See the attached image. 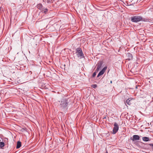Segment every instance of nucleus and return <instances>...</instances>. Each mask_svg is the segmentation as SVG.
Listing matches in <instances>:
<instances>
[{
	"label": "nucleus",
	"instance_id": "nucleus-1",
	"mask_svg": "<svg viewBox=\"0 0 153 153\" xmlns=\"http://www.w3.org/2000/svg\"><path fill=\"white\" fill-rule=\"evenodd\" d=\"M131 21L133 22H137L142 21H145V19L141 16H134L131 17Z\"/></svg>",
	"mask_w": 153,
	"mask_h": 153
},
{
	"label": "nucleus",
	"instance_id": "nucleus-2",
	"mask_svg": "<svg viewBox=\"0 0 153 153\" xmlns=\"http://www.w3.org/2000/svg\"><path fill=\"white\" fill-rule=\"evenodd\" d=\"M77 57L80 59L85 58L84 54L83 53L82 50L80 48H78L76 49V52Z\"/></svg>",
	"mask_w": 153,
	"mask_h": 153
},
{
	"label": "nucleus",
	"instance_id": "nucleus-3",
	"mask_svg": "<svg viewBox=\"0 0 153 153\" xmlns=\"http://www.w3.org/2000/svg\"><path fill=\"white\" fill-rule=\"evenodd\" d=\"M68 103V100H62L61 101L60 106L62 109H67Z\"/></svg>",
	"mask_w": 153,
	"mask_h": 153
},
{
	"label": "nucleus",
	"instance_id": "nucleus-4",
	"mask_svg": "<svg viewBox=\"0 0 153 153\" xmlns=\"http://www.w3.org/2000/svg\"><path fill=\"white\" fill-rule=\"evenodd\" d=\"M114 127L113 130V134H115L118 131L119 129V126L118 124L115 123L114 124Z\"/></svg>",
	"mask_w": 153,
	"mask_h": 153
},
{
	"label": "nucleus",
	"instance_id": "nucleus-5",
	"mask_svg": "<svg viewBox=\"0 0 153 153\" xmlns=\"http://www.w3.org/2000/svg\"><path fill=\"white\" fill-rule=\"evenodd\" d=\"M107 67L105 66L104 67L102 70L97 75V77H99L100 76L103 74L105 73V71L107 69Z\"/></svg>",
	"mask_w": 153,
	"mask_h": 153
},
{
	"label": "nucleus",
	"instance_id": "nucleus-6",
	"mask_svg": "<svg viewBox=\"0 0 153 153\" xmlns=\"http://www.w3.org/2000/svg\"><path fill=\"white\" fill-rule=\"evenodd\" d=\"M140 139V137L138 135H134L133 137L131 138V140L133 141L139 140Z\"/></svg>",
	"mask_w": 153,
	"mask_h": 153
},
{
	"label": "nucleus",
	"instance_id": "nucleus-7",
	"mask_svg": "<svg viewBox=\"0 0 153 153\" xmlns=\"http://www.w3.org/2000/svg\"><path fill=\"white\" fill-rule=\"evenodd\" d=\"M103 62L102 61H99L97 65V67L96 71H98L101 68Z\"/></svg>",
	"mask_w": 153,
	"mask_h": 153
},
{
	"label": "nucleus",
	"instance_id": "nucleus-8",
	"mask_svg": "<svg viewBox=\"0 0 153 153\" xmlns=\"http://www.w3.org/2000/svg\"><path fill=\"white\" fill-rule=\"evenodd\" d=\"M126 56L127 57V58L126 59L127 60H132L133 59V56L132 54L130 53H127L126 54Z\"/></svg>",
	"mask_w": 153,
	"mask_h": 153
},
{
	"label": "nucleus",
	"instance_id": "nucleus-9",
	"mask_svg": "<svg viewBox=\"0 0 153 153\" xmlns=\"http://www.w3.org/2000/svg\"><path fill=\"white\" fill-rule=\"evenodd\" d=\"M143 141L146 142H147L150 141L149 138L147 137H143L142 138Z\"/></svg>",
	"mask_w": 153,
	"mask_h": 153
},
{
	"label": "nucleus",
	"instance_id": "nucleus-10",
	"mask_svg": "<svg viewBox=\"0 0 153 153\" xmlns=\"http://www.w3.org/2000/svg\"><path fill=\"white\" fill-rule=\"evenodd\" d=\"M133 99H131V98H129L126 101V103L128 105H130L131 104V101L133 100Z\"/></svg>",
	"mask_w": 153,
	"mask_h": 153
},
{
	"label": "nucleus",
	"instance_id": "nucleus-11",
	"mask_svg": "<svg viewBox=\"0 0 153 153\" xmlns=\"http://www.w3.org/2000/svg\"><path fill=\"white\" fill-rule=\"evenodd\" d=\"M37 8L39 9V10H42V5L41 4H39L37 5Z\"/></svg>",
	"mask_w": 153,
	"mask_h": 153
},
{
	"label": "nucleus",
	"instance_id": "nucleus-12",
	"mask_svg": "<svg viewBox=\"0 0 153 153\" xmlns=\"http://www.w3.org/2000/svg\"><path fill=\"white\" fill-rule=\"evenodd\" d=\"M21 142L19 141H18L17 142L16 148L17 149H19V148H20L21 147Z\"/></svg>",
	"mask_w": 153,
	"mask_h": 153
},
{
	"label": "nucleus",
	"instance_id": "nucleus-13",
	"mask_svg": "<svg viewBox=\"0 0 153 153\" xmlns=\"http://www.w3.org/2000/svg\"><path fill=\"white\" fill-rule=\"evenodd\" d=\"M42 11L45 13V14H46L47 13L48 11L47 9L45 8H42Z\"/></svg>",
	"mask_w": 153,
	"mask_h": 153
},
{
	"label": "nucleus",
	"instance_id": "nucleus-14",
	"mask_svg": "<svg viewBox=\"0 0 153 153\" xmlns=\"http://www.w3.org/2000/svg\"><path fill=\"white\" fill-rule=\"evenodd\" d=\"M4 146V142H1L0 143V147L2 148Z\"/></svg>",
	"mask_w": 153,
	"mask_h": 153
},
{
	"label": "nucleus",
	"instance_id": "nucleus-15",
	"mask_svg": "<svg viewBox=\"0 0 153 153\" xmlns=\"http://www.w3.org/2000/svg\"><path fill=\"white\" fill-rule=\"evenodd\" d=\"M149 145L151 147V148L153 150V144L150 143Z\"/></svg>",
	"mask_w": 153,
	"mask_h": 153
},
{
	"label": "nucleus",
	"instance_id": "nucleus-16",
	"mask_svg": "<svg viewBox=\"0 0 153 153\" xmlns=\"http://www.w3.org/2000/svg\"><path fill=\"white\" fill-rule=\"evenodd\" d=\"M96 72H94L93 73V75H92V77H94L96 75Z\"/></svg>",
	"mask_w": 153,
	"mask_h": 153
},
{
	"label": "nucleus",
	"instance_id": "nucleus-17",
	"mask_svg": "<svg viewBox=\"0 0 153 153\" xmlns=\"http://www.w3.org/2000/svg\"><path fill=\"white\" fill-rule=\"evenodd\" d=\"M47 2L48 3H52V1H50V0H47Z\"/></svg>",
	"mask_w": 153,
	"mask_h": 153
},
{
	"label": "nucleus",
	"instance_id": "nucleus-18",
	"mask_svg": "<svg viewBox=\"0 0 153 153\" xmlns=\"http://www.w3.org/2000/svg\"><path fill=\"white\" fill-rule=\"evenodd\" d=\"M94 87H93L94 88H95V87H97V85H94Z\"/></svg>",
	"mask_w": 153,
	"mask_h": 153
},
{
	"label": "nucleus",
	"instance_id": "nucleus-19",
	"mask_svg": "<svg viewBox=\"0 0 153 153\" xmlns=\"http://www.w3.org/2000/svg\"><path fill=\"white\" fill-rule=\"evenodd\" d=\"M110 83H112V81L111 80L110 81Z\"/></svg>",
	"mask_w": 153,
	"mask_h": 153
},
{
	"label": "nucleus",
	"instance_id": "nucleus-20",
	"mask_svg": "<svg viewBox=\"0 0 153 153\" xmlns=\"http://www.w3.org/2000/svg\"><path fill=\"white\" fill-rule=\"evenodd\" d=\"M105 153H108V151H107V150H106V152Z\"/></svg>",
	"mask_w": 153,
	"mask_h": 153
},
{
	"label": "nucleus",
	"instance_id": "nucleus-21",
	"mask_svg": "<svg viewBox=\"0 0 153 153\" xmlns=\"http://www.w3.org/2000/svg\"><path fill=\"white\" fill-rule=\"evenodd\" d=\"M1 7H0V10H1Z\"/></svg>",
	"mask_w": 153,
	"mask_h": 153
},
{
	"label": "nucleus",
	"instance_id": "nucleus-22",
	"mask_svg": "<svg viewBox=\"0 0 153 153\" xmlns=\"http://www.w3.org/2000/svg\"><path fill=\"white\" fill-rule=\"evenodd\" d=\"M1 142V140H0V143Z\"/></svg>",
	"mask_w": 153,
	"mask_h": 153
}]
</instances>
